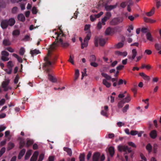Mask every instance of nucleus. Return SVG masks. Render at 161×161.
Here are the masks:
<instances>
[{
  "instance_id": "f257e3e1",
  "label": "nucleus",
  "mask_w": 161,
  "mask_h": 161,
  "mask_svg": "<svg viewBox=\"0 0 161 161\" xmlns=\"http://www.w3.org/2000/svg\"><path fill=\"white\" fill-rule=\"evenodd\" d=\"M61 34H58L57 38L58 39V43H60V46L61 47L64 48H67L69 46L70 44L68 42H64L63 41V37L65 36L64 34H62L60 36Z\"/></svg>"
},
{
  "instance_id": "f03ea898",
  "label": "nucleus",
  "mask_w": 161,
  "mask_h": 161,
  "mask_svg": "<svg viewBox=\"0 0 161 161\" xmlns=\"http://www.w3.org/2000/svg\"><path fill=\"white\" fill-rule=\"evenodd\" d=\"M123 20L122 18L121 17L114 18L110 21V24L112 25H115L122 22Z\"/></svg>"
},
{
  "instance_id": "7ed1b4c3",
  "label": "nucleus",
  "mask_w": 161,
  "mask_h": 161,
  "mask_svg": "<svg viewBox=\"0 0 161 161\" xmlns=\"http://www.w3.org/2000/svg\"><path fill=\"white\" fill-rule=\"evenodd\" d=\"M58 39L57 38V36H56L55 41L53 42L51 45H50V47L48 49V52L49 50H50L51 53L52 50L56 49L58 46Z\"/></svg>"
},
{
  "instance_id": "20e7f679",
  "label": "nucleus",
  "mask_w": 161,
  "mask_h": 161,
  "mask_svg": "<svg viewBox=\"0 0 161 161\" xmlns=\"http://www.w3.org/2000/svg\"><path fill=\"white\" fill-rule=\"evenodd\" d=\"M50 57V50H49L46 56L44 58V60L46 61L44 65V67H46L51 64V62L50 61H48L49 58Z\"/></svg>"
},
{
  "instance_id": "39448f33",
  "label": "nucleus",
  "mask_w": 161,
  "mask_h": 161,
  "mask_svg": "<svg viewBox=\"0 0 161 161\" xmlns=\"http://www.w3.org/2000/svg\"><path fill=\"white\" fill-rule=\"evenodd\" d=\"M9 82V80H7L4 81H3L2 84V87L4 88V91H7L9 89H11V88L9 86H7Z\"/></svg>"
},
{
  "instance_id": "423d86ee",
  "label": "nucleus",
  "mask_w": 161,
  "mask_h": 161,
  "mask_svg": "<svg viewBox=\"0 0 161 161\" xmlns=\"http://www.w3.org/2000/svg\"><path fill=\"white\" fill-rule=\"evenodd\" d=\"M100 153L98 152H96L94 153L92 156V161H99Z\"/></svg>"
},
{
  "instance_id": "0eeeda50",
  "label": "nucleus",
  "mask_w": 161,
  "mask_h": 161,
  "mask_svg": "<svg viewBox=\"0 0 161 161\" xmlns=\"http://www.w3.org/2000/svg\"><path fill=\"white\" fill-rule=\"evenodd\" d=\"M1 26L3 29H6L8 26L7 22V19H3L1 20Z\"/></svg>"
},
{
  "instance_id": "6e6552de",
  "label": "nucleus",
  "mask_w": 161,
  "mask_h": 161,
  "mask_svg": "<svg viewBox=\"0 0 161 161\" xmlns=\"http://www.w3.org/2000/svg\"><path fill=\"white\" fill-rule=\"evenodd\" d=\"M128 147L127 146L119 145L118 146V149L119 152L123 151L125 152V154L127 153V149H128Z\"/></svg>"
},
{
  "instance_id": "1a4fd4ad",
  "label": "nucleus",
  "mask_w": 161,
  "mask_h": 161,
  "mask_svg": "<svg viewBox=\"0 0 161 161\" xmlns=\"http://www.w3.org/2000/svg\"><path fill=\"white\" fill-rule=\"evenodd\" d=\"M7 22L8 26H12L15 24V20L14 18H10L8 19H7Z\"/></svg>"
},
{
  "instance_id": "9d476101",
  "label": "nucleus",
  "mask_w": 161,
  "mask_h": 161,
  "mask_svg": "<svg viewBox=\"0 0 161 161\" xmlns=\"http://www.w3.org/2000/svg\"><path fill=\"white\" fill-rule=\"evenodd\" d=\"M114 32V29L110 27H108L105 31V34L107 35L113 34Z\"/></svg>"
},
{
  "instance_id": "9b49d317",
  "label": "nucleus",
  "mask_w": 161,
  "mask_h": 161,
  "mask_svg": "<svg viewBox=\"0 0 161 161\" xmlns=\"http://www.w3.org/2000/svg\"><path fill=\"white\" fill-rule=\"evenodd\" d=\"M38 155V152L35 151L30 159V161H36Z\"/></svg>"
},
{
  "instance_id": "f8f14e48",
  "label": "nucleus",
  "mask_w": 161,
  "mask_h": 161,
  "mask_svg": "<svg viewBox=\"0 0 161 161\" xmlns=\"http://www.w3.org/2000/svg\"><path fill=\"white\" fill-rule=\"evenodd\" d=\"M116 7V5H106L104 6L105 8L107 11H110L113 9L115 8Z\"/></svg>"
},
{
  "instance_id": "ddd939ff",
  "label": "nucleus",
  "mask_w": 161,
  "mask_h": 161,
  "mask_svg": "<svg viewBox=\"0 0 161 161\" xmlns=\"http://www.w3.org/2000/svg\"><path fill=\"white\" fill-rule=\"evenodd\" d=\"M143 19L144 22L146 23H153L156 22V20H155L146 17H144L143 18Z\"/></svg>"
},
{
  "instance_id": "4468645a",
  "label": "nucleus",
  "mask_w": 161,
  "mask_h": 161,
  "mask_svg": "<svg viewBox=\"0 0 161 161\" xmlns=\"http://www.w3.org/2000/svg\"><path fill=\"white\" fill-rule=\"evenodd\" d=\"M132 57L129 56V58L131 59L132 60H133L136 57L137 54V51L135 49H133L132 51Z\"/></svg>"
},
{
  "instance_id": "2eb2a0df",
  "label": "nucleus",
  "mask_w": 161,
  "mask_h": 161,
  "mask_svg": "<svg viewBox=\"0 0 161 161\" xmlns=\"http://www.w3.org/2000/svg\"><path fill=\"white\" fill-rule=\"evenodd\" d=\"M48 78L50 81L53 82H57V80L56 78L50 74H48Z\"/></svg>"
},
{
  "instance_id": "dca6fc26",
  "label": "nucleus",
  "mask_w": 161,
  "mask_h": 161,
  "mask_svg": "<svg viewBox=\"0 0 161 161\" xmlns=\"http://www.w3.org/2000/svg\"><path fill=\"white\" fill-rule=\"evenodd\" d=\"M139 75L141 76L144 80L149 81L150 80V77L146 75L144 73H140Z\"/></svg>"
},
{
  "instance_id": "f3484780",
  "label": "nucleus",
  "mask_w": 161,
  "mask_h": 161,
  "mask_svg": "<svg viewBox=\"0 0 161 161\" xmlns=\"http://www.w3.org/2000/svg\"><path fill=\"white\" fill-rule=\"evenodd\" d=\"M115 54L119 56H122L123 57H125L127 55V53L126 52H122L119 51H116L115 52Z\"/></svg>"
},
{
  "instance_id": "a211bd4d",
  "label": "nucleus",
  "mask_w": 161,
  "mask_h": 161,
  "mask_svg": "<svg viewBox=\"0 0 161 161\" xmlns=\"http://www.w3.org/2000/svg\"><path fill=\"white\" fill-rule=\"evenodd\" d=\"M155 8L153 7L151 11L148 12H146L145 14L149 17L152 16L154 13Z\"/></svg>"
},
{
  "instance_id": "6ab92c4d",
  "label": "nucleus",
  "mask_w": 161,
  "mask_h": 161,
  "mask_svg": "<svg viewBox=\"0 0 161 161\" xmlns=\"http://www.w3.org/2000/svg\"><path fill=\"white\" fill-rule=\"evenodd\" d=\"M17 18L19 20L22 22H24L25 20V18L23 14H19L17 16Z\"/></svg>"
},
{
  "instance_id": "aec40b11",
  "label": "nucleus",
  "mask_w": 161,
  "mask_h": 161,
  "mask_svg": "<svg viewBox=\"0 0 161 161\" xmlns=\"http://www.w3.org/2000/svg\"><path fill=\"white\" fill-rule=\"evenodd\" d=\"M108 151L110 156L112 157L114 153V148L113 147H110L108 149Z\"/></svg>"
},
{
  "instance_id": "412c9836",
  "label": "nucleus",
  "mask_w": 161,
  "mask_h": 161,
  "mask_svg": "<svg viewBox=\"0 0 161 161\" xmlns=\"http://www.w3.org/2000/svg\"><path fill=\"white\" fill-rule=\"evenodd\" d=\"M151 137L153 139H155L157 136V132L156 130H152L150 134Z\"/></svg>"
},
{
  "instance_id": "4be33fe9",
  "label": "nucleus",
  "mask_w": 161,
  "mask_h": 161,
  "mask_svg": "<svg viewBox=\"0 0 161 161\" xmlns=\"http://www.w3.org/2000/svg\"><path fill=\"white\" fill-rule=\"evenodd\" d=\"M147 39V40L149 41L150 42L153 41V38L152 36V35L150 33L148 32H147L146 34Z\"/></svg>"
},
{
  "instance_id": "5701e85b",
  "label": "nucleus",
  "mask_w": 161,
  "mask_h": 161,
  "mask_svg": "<svg viewBox=\"0 0 161 161\" xmlns=\"http://www.w3.org/2000/svg\"><path fill=\"white\" fill-rule=\"evenodd\" d=\"M25 152V149H22L19 152L18 156V158L20 159L23 156Z\"/></svg>"
},
{
  "instance_id": "b1692460",
  "label": "nucleus",
  "mask_w": 161,
  "mask_h": 161,
  "mask_svg": "<svg viewBox=\"0 0 161 161\" xmlns=\"http://www.w3.org/2000/svg\"><path fill=\"white\" fill-rule=\"evenodd\" d=\"M131 100L130 96L129 94H128L127 97L124 99L122 101H123L124 103H128Z\"/></svg>"
},
{
  "instance_id": "393cba45",
  "label": "nucleus",
  "mask_w": 161,
  "mask_h": 161,
  "mask_svg": "<svg viewBox=\"0 0 161 161\" xmlns=\"http://www.w3.org/2000/svg\"><path fill=\"white\" fill-rule=\"evenodd\" d=\"M99 45L102 47L104 46L106 43L105 40L102 38L99 39Z\"/></svg>"
},
{
  "instance_id": "a878e982",
  "label": "nucleus",
  "mask_w": 161,
  "mask_h": 161,
  "mask_svg": "<svg viewBox=\"0 0 161 161\" xmlns=\"http://www.w3.org/2000/svg\"><path fill=\"white\" fill-rule=\"evenodd\" d=\"M30 53L31 54L32 56L33 57L34 54H38L40 53V52L39 50L35 49L34 50H31L30 51Z\"/></svg>"
},
{
  "instance_id": "bb28decb",
  "label": "nucleus",
  "mask_w": 161,
  "mask_h": 161,
  "mask_svg": "<svg viewBox=\"0 0 161 161\" xmlns=\"http://www.w3.org/2000/svg\"><path fill=\"white\" fill-rule=\"evenodd\" d=\"M3 44L5 46H9L11 45V42L8 39H5L3 41Z\"/></svg>"
},
{
  "instance_id": "cd10ccee",
  "label": "nucleus",
  "mask_w": 161,
  "mask_h": 161,
  "mask_svg": "<svg viewBox=\"0 0 161 161\" xmlns=\"http://www.w3.org/2000/svg\"><path fill=\"white\" fill-rule=\"evenodd\" d=\"M103 83L108 88L109 87L111 86V84L108 82L106 79L103 80Z\"/></svg>"
},
{
  "instance_id": "c85d7f7f",
  "label": "nucleus",
  "mask_w": 161,
  "mask_h": 161,
  "mask_svg": "<svg viewBox=\"0 0 161 161\" xmlns=\"http://www.w3.org/2000/svg\"><path fill=\"white\" fill-rule=\"evenodd\" d=\"M64 150L66 151L69 156H71L72 154V152L71 149L69 148L65 147L64 148Z\"/></svg>"
},
{
  "instance_id": "c756f323",
  "label": "nucleus",
  "mask_w": 161,
  "mask_h": 161,
  "mask_svg": "<svg viewBox=\"0 0 161 161\" xmlns=\"http://www.w3.org/2000/svg\"><path fill=\"white\" fill-rule=\"evenodd\" d=\"M14 144L12 142H9L8 144V146L7 147V149L9 151L12 149L14 147Z\"/></svg>"
},
{
  "instance_id": "7c9ffc66",
  "label": "nucleus",
  "mask_w": 161,
  "mask_h": 161,
  "mask_svg": "<svg viewBox=\"0 0 161 161\" xmlns=\"http://www.w3.org/2000/svg\"><path fill=\"white\" fill-rule=\"evenodd\" d=\"M91 36V34L90 32H89L86 35V36L84 39V41L88 42V40L90 39Z\"/></svg>"
},
{
  "instance_id": "2f4dec72",
  "label": "nucleus",
  "mask_w": 161,
  "mask_h": 161,
  "mask_svg": "<svg viewBox=\"0 0 161 161\" xmlns=\"http://www.w3.org/2000/svg\"><path fill=\"white\" fill-rule=\"evenodd\" d=\"M146 148L149 153H150L151 152L152 150V146L150 143H148L147 144L146 146Z\"/></svg>"
},
{
  "instance_id": "473e14b6",
  "label": "nucleus",
  "mask_w": 161,
  "mask_h": 161,
  "mask_svg": "<svg viewBox=\"0 0 161 161\" xmlns=\"http://www.w3.org/2000/svg\"><path fill=\"white\" fill-rule=\"evenodd\" d=\"M31 155V152L30 150L28 151L26 153L25 155V160L27 159L30 155Z\"/></svg>"
},
{
  "instance_id": "72a5a7b5",
  "label": "nucleus",
  "mask_w": 161,
  "mask_h": 161,
  "mask_svg": "<svg viewBox=\"0 0 161 161\" xmlns=\"http://www.w3.org/2000/svg\"><path fill=\"white\" fill-rule=\"evenodd\" d=\"M101 75L107 80H109L111 79V77L110 76L106 73H101Z\"/></svg>"
},
{
  "instance_id": "f704fd0d",
  "label": "nucleus",
  "mask_w": 161,
  "mask_h": 161,
  "mask_svg": "<svg viewBox=\"0 0 161 161\" xmlns=\"http://www.w3.org/2000/svg\"><path fill=\"white\" fill-rule=\"evenodd\" d=\"M88 42H86V41L84 42V43H82V42L81 43V48L83 49L84 48V47H86L88 46Z\"/></svg>"
},
{
  "instance_id": "c9c22d12",
  "label": "nucleus",
  "mask_w": 161,
  "mask_h": 161,
  "mask_svg": "<svg viewBox=\"0 0 161 161\" xmlns=\"http://www.w3.org/2000/svg\"><path fill=\"white\" fill-rule=\"evenodd\" d=\"M14 66L12 61H9L7 63V67L9 69H11V68Z\"/></svg>"
},
{
  "instance_id": "e433bc0d",
  "label": "nucleus",
  "mask_w": 161,
  "mask_h": 161,
  "mask_svg": "<svg viewBox=\"0 0 161 161\" xmlns=\"http://www.w3.org/2000/svg\"><path fill=\"white\" fill-rule=\"evenodd\" d=\"M85 154L84 153H82L80 154L79 157L80 161H84L85 160Z\"/></svg>"
},
{
  "instance_id": "4c0bfd02",
  "label": "nucleus",
  "mask_w": 161,
  "mask_h": 161,
  "mask_svg": "<svg viewBox=\"0 0 161 161\" xmlns=\"http://www.w3.org/2000/svg\"><path fill=\"white\" fill-rule=\"evenodd\" d=\"M90 61L91 62H95L96 60V58L95 55H92L90 56Z\"/></svg>"
},
{
  "instance_id": "58836bf2",
  "label": "nucleus",
  "mask_w": 161,
  "mask_h": 161,
  "mask_svg": "<svg viewBox=\"0 0 161 161\" xmlns=\"http://www.w3.org/2000/svg\"><path fill=\"white\" fill-rule=\"evenodd\" d=\"M106 16H104L106 17L108 20L109 19L111 16V14L110 12H107L106 13Z\"/></svg>"
},
{
  "instance_id": "ea45409f",
  "label": "nucleus",
  "mask_w": 161,
  "mask_h": 161,
  "mask_svg": "<svg viewBox=\"0 0 161 161\" xmlns=\"http://www.w3.org/2000/svg\"><path fill=\"white\" fill-rule=\"evenodd\" d=\"M33 143V141L32 140H28L26 142V145L29 147Z\"/></svg>"
},
{
  "instance_id": "a19ab883",
  "label": "nucleus",
  "mask_w": 161,
  "mask_h": 161,
  "mask_svg": "<svg viewBox=\"0 0 161 161\" xmlns=\"http://www.w3.org/2000/svg\"><path fill=\"white\" fill-rule=\"evenodd\" d=\"M6 150V148L5 147H2L0 151V157L5 153Z\"/></svg>"
},
{
  "instance_id": "79ce46f5",
  "label": "nucleus",
  "mask_w": 161,
  "mask_h": 161,
  "mask_svg": "<svg viewBox=\"0 0 161 161\" xmlns=\"http://www.w3.org/2000/svg\"><path fill=\"white\" fill-rule=\"evenodd\" d=\"M17 10H18V8L16 6L14 7L12 9V13L13 14H16Z\"/></svg>"
},
{
  "instance_id": "37998d69",
  "label": "nucleus",
  "mask_w": 161,
  "mask_h": 161,
  "mask_svg": "<svg viewBox=\"0 0 161 161\" xmlns=\"http://www.w3.org/2000/svg\"><path fill=\"white\" fill-rule=\"evenodd\" d=\"M19 31L17 30L14 31L13 32V35L14 36L19 35Z\"/></svg>"
},
{
  "instance_id": "c03bdc74",
  "label": "nucleus",
  "mask_w": 161,
  "mask_h": 161,
  "mask_svg": "<svg viewBox=\"0 0 161 161\" xmlns=\"http://www.w3.org/2000/svg\"><path fill=\"white\" fill-rule=\"evenodd\" d=\"M32 13L33 14H36L37 12V10L36 8L35 7H33L32 10Z\"/></svg>"
},
{
  "instance_id": "a18cd8bd",
  "label": "nucleus",
  "mask_w": 161,
  "mask_h": 161,
  "mask_svg": "<svg viewBox=\"0 0 161 161\" xmlns=\"http://www.w3.org/2000/svg\"><path fill=\"white\" fill-rule=\"evenodd\" d=\"M124 45V43L123 42H119L116 45V47L118 48H119L122 47Z\"/></svg>"
},
{
  "instance_id": "49530a36",
  "label": "nucleus",
  "mask_w": 161,
  "mask_h": 161,
  "mask_svg": "<svg viewBox=\"0 0 161 161\" xmlns=\"http://www.w3.org/2000/svg\"><path fill=\"white\" fill-rule=\"evenodd\" d=\"M25 52V50L24 49L23 47H21L20 49L19 54L21 55H23L24 54Z\"/></svg>"
},
{
  "instance_id": "de8ad7c7",
  "label": "nucleus",
  "mask_w": 161,
  "mask_h": 161,
  "mask_svg": "<svg viewBox=\"0 0 161 161\" xmlns=\"http://www.w3.org/2000/svg\"><path fill=\"white\" fill-rule=\"evenodd\" d=\"M125 103H124L123 101H121L119 102L118 103V106L119 108H122L123 106V104Z\"/></svg>"
},
{
  "instance_id": "09e8293b",
  "label": "nucleus",
  "mask_w": 161,
  "mask_h": 161,
  "mask_svg": "<svg viewBox=\"0 0 161 161\" xmlns=\"http://www.w3.org/2000/svg\"><path fill=\"white\" fill-rule=\"evenodd\" d=\"M141 31L143 33H147L148 31V29L147 28L143 27L141 30Z\"/></svg>"
},
{
  "instance_id": "8fccbe9b",
  "label": "nucleus",
  "mask_w": 161,
  "mask_h": 161,
  "mask_svg": "<svg viewBox=\"0 0 161 161\" xmlns=\"http://www.w3.org/2000/svg\"><path fill=\"white\" fill-rule=\"evenodd\" d=\"M25 145V142L22 141H21L19 143V148L20 149H21L22 147H24Z\"/></svg>"
},
{
  "instance_id": "3c124183",
  "label": "nucleus",
  "mask_w": 161,
  "mask_h": 161,
  "mask_svg": "<svg viewBox=\"0 0 161 161\" xmlns=\"http://www.w3.org/2000/svg\"><path fill=\"white\" fill-rule=\"evenodd\" d=\"M1 54L3 56H8L9 55V53L5 51H3L1 53Z\"/></svg>"
},
{
  "instance_id": "603ef678",
  "label": "nucleus",
  "mask_w": 161,
  "mask_h": 161,
  "mask_svg": "<svg viewBox=\"0 0 161 161\" xmlns=\"http://www.w3.org/2000/svg\"><path fill=\"white\" fill-rule=\"evenodd\" d=\"M155 47L157 50H159L161 49V45L156 43L155 44Z\"/></svg>"
},
{
  "instance_id": "864d4df0",
  "label": "nucleus",
  "mask_w": 161,
  "mask_h": 161,
  "mask_svg": "<svg viewBox=\"0 0 161 161\" xmlns=\"http://www.w3.org/2000/svg\"><path fill=\"white\" fill-rule=\"evenodd\" d=\"M83 71V72H82L81 79H82L83 78V77L84 76H86L87 75L86 73V69H84Z\"/></svg>"
},
{
  "instance_id": "5fc2aeb1",
  "label": "nucleus",
  "mask_w": 161,
  "mask_h": 161,
  "mask_svg": "<svg viewBox=\"0 0 161 161\" xmlns=\"http://www.w3.org/2000/svg\"><path fill=\"white\" fill-rule=\"evenodd\" d=\"M126 2H123L120 3V6L121 8H124L126 7Z\"/></svg>"
},
{
  "instance_id": "6e6d98bb",
  "label": "nucleus",
  "mask_w": 161,
  "mask_h": 161,
  "mask_svg": "<svg viewBox=\"0 0 161 161\" xmlns=\"http://www.w3.org/2000/svg\"><path fill=\"white\" fill-rule=\"evenodd\" d=\"M158 145L156 144H154L153 146V151L154 153H156L157 152Z\"/></svg>"
},
{
  "instance_id": "4d7b16f0",
  "label": "nucleus",
  "mask_w": 161,
  "mask_h": 161,
  "mask_svg": "<svg viewBox=\"0 0 161 161\" xmlns=\"http://www.w3.org/2000/svg\"><path fill=\"white\" fill-rule=\"evenodd\" d=\"M90 65L94 67H97L98 66V64L95 62H92L90 63Z\"/></svg>"
},
{
  "instance_id": "13d9d810",
  "label": "nucleus",
  "mask_w": 161,
  "mask_h": 161,
  "mask_svg": "<svg viewBox=\"0 0 161 161\" xmlns=\"http://www.w3.org/2000/svg\"><path fill=\"white\" fill-rule=\"evenodd\" d=\"M129 107V105L126 104L123 108L122 110L123 112H125Z\"/></svg>"
},
{
  "instance_id": "bf43d9fd",
  "label": "nucleus",
  "mask_w": 161,
  "mask_h": 161,
  "mask_svg": "<svg viewBox=\"0 0 161 161\" xmlns=\"http://www.w3.org/2000/svg\"><path fill=\"white\" fill-rule=\"evenodd\" d=\"M44 157V154L43 153L40 154L39 155V158L38 161H42Z\"/></svg>"
},
{
  "instance_id": "052dcab7",
  "label": "nucleus",
  "mask_w": 161,
  "mask_h": 161,
  "mask_svg": "<svg viewBox=\"0 0 161 161\" xmlns=\"http://www.w3.org/2000/svg\"><path fill=\"white\" fill-rule=\"evenodd\" d=\"M138 134V131L136 130H132L130 132V134L132 136Z\"/></svg>"
},
{
  "instance_id": "680f3d73",
  "label": "nucleus",
  "mask_w": 161,
  "mask_h": 161,
  "mask_svg": "<svg viewBox=\"0 0 161 161\" xmlns=\"http://www.w3.org/2000/svg\"><path fill=\"white\" fill-rule=\"evenodd\" d=\"M1 59L4 61H7L9 60V58H8L7 57L5 56H2L1 57Z\"/></svg>"
},
{
  "instance_id": "e2e57ef3",
  "label": "nucleus",
  "mask_w": 161,
  "mask_h": 161,
  "mask_svg": "<svg viewBox=\"0 0 161 161\" xmlns=\"http://www.w3.org/2000/svg\"><path fill=\"white\" fill-rule=\"evenodd\" d=\"M156 6L157 8H159L161 6V3L160 1H157L156 2Z\"/></svg>"
},
{
  "instance_id": "0e129e2a",
  "label": "nucleus",
  "mask_w": 161,
  "mask_h": 161,
  "mask_svg": "<svg viewBox=\"0 0 161 161\" xmlns=\"http://www.w3.org/2000/svg\"><path fill=\"white\" fill-rule=\"evenodd\" d=\"M19 78V75H16V77H15V79L14 80V82L15 84H17L18 83Z\"/></svg>"
},
{
  "instance_id": "69168bd1",
  "label": "nucleus",
  "mask_w": 161,
  "mask_h": 161,
  "mask_svg": "<svg viewBox=\"0 0 161 161\" xmlns=\"http://www.w3.org/2000/svg\"><path fill=\"white\" fill-rule=\"evenodd\" d=\"M108 20L106 17H104L103 18H102L101 20L102 24L103 25H105V22Z\"/></svg>"
},
{
  "instance_id": "338daca9",
  "label": "nucleus",
  "mask_w": 161,
  "mask_h": 161,
  "mask_svg": "<svg viewBox=\"0 0 161 161\" xmlns=\"http://www.w3.org/2000/svg\"><path fill=\"white\" fill-rule=\"evenodd\" d=\"M6 6V5L4 2H2L0 3V7L2 8H5Z\"/></svg>"
},
{
  "instance_id": "774afa93",
  "label": "nucleus",
  "mask_w": 161,
  "mask_h": 161,
  "mask_svg": "<svg viewBox=\"0 0 161 161\" xmlns=\"http://www.w3.org/2000/svg\"><path fill=\"white\" fill-rule=\"evenodd\" d=\"M6 49L8 51H9V52H10L11 53H13L14 52V50L11 47H7Z\"/></svg>"
}]
</instances>
